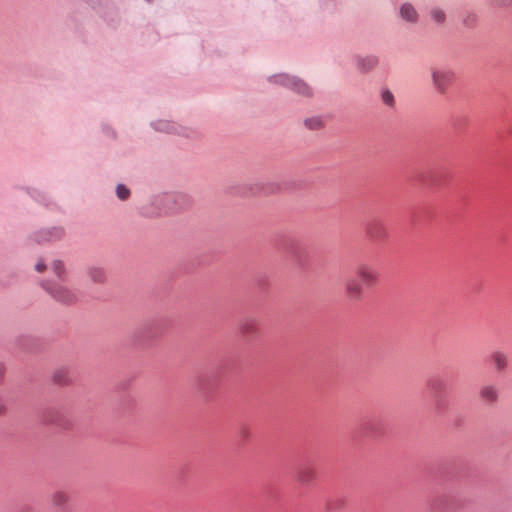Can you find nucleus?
<instances>
[{
  "label": "nucleus",
  "instance_id": "obj_1",
  "mask_svg": "<svg viewBox=\"0 0 512 512\" xmlns=\"http://www.w3.org/2000/svg\"><path fill=\"white\" fill-rule=\"evenodd\" d=\"M270 80L274 83L288 87L303 96L311 95V89L309 86L296 77L289 76L287 74H280L273 76Z\"/></svg>",
  "mask_w": 512,
  "mask_h": 512
},
{
  "label": "nucleus",
  "instance_id": "obj_2",
  "mask_svg": "<svg viewBox=\"0 0 512 512\" xmlns=\"http://www.w3.org/2000/svg\"><path fill=\"white\" fill-rule=\"evenodd\" d=\"M366 235L375 242H383L388 237L384 222L379 218H373L366 223Z\"/></svg>",
  "mask_w": 512,
  "mask_h": 512
},
{
  "label": "nucleus",
  "instance_id": "obj_3",
  "mask_svg": "<svg viewBox=\"0 0 512 512\" xmlns=\"http://www.w3.org/2000/svg\"><path fill=\"white\" fill-rule=\"evenodd\" d=\"M42 287L61 303L73 304L77 300V296L64 287H52L49 282H43Z\"/></svg>",
  "mask_w": 512,
  "mask_h": 512
},
{
  "label": "nucleus",
  "instance_id": "obj_4",
  "mask_svg": "<svg viewBox=\"0 0 512 512\" xmlns=\"http://www.w3.org/2000/svg\"><path fill=\"white\" fill-rule=\"evenodd\" d=\"M432 77L436 89L439 92L444 93L453 82L454 74L451 71L444 69L433 70Z\"/></svg>",
  "mask_w": 512,
  "mask_h": 512
},
{
  "label": "nucleus",
  "instance_id": "obj_5",
  "mask_svg": "<svg viewBox=\"0 0 512 512\" xmlns=\"http://www.w3.org/2000/svg\"><path fill=\"white\" fill-rule=\"evenodd\" d=\"M357 278L364 286H372L377 282L378 274L376 270L366 264H361L356 270Z\"/></svg>",
  "mask_w": 512,
  "mask_h": 512
},
{
  "label": "nucleus",
  "instance_id": "obj_6",
  "mask_svg": "<svg viewBox=\"0 0 512 512\" xmlns=\"http://www.w3.org/2000/svg\"><path fill=\"white\" fill-rule=\"evenodd\" d=\"M363 293V284L358 278H351L346 283V294L351 300H358Z\"/></svg>",
  "mask_w": 512,
  "mask_h": 512
},
{
  "label": "nucleus",
  "instance_id": "obj_7",
  "mask_svg": "<svg viewBox=\"0 0 512 512\" xmlns=\"http://www.w3.org/2000/svg\"><path fill=\"white\" fill-rule=\"evenodd\" d=\"M63 236V230L59 228H53L52 230L39 232L37 237V242H50L57 239H60Z\"/></svg>",
  "mask_w": 512,
  "mask_h": 512
},
{
  "label": "nucleus",
  "instance_id": "obj_8",
  "mask_svg": "<svg viewBox=\"0 0 512 512\" xmlns=\"http://www.w3.org/2000/svg\"><path fill=\"white\" fill-rule=\"evenodd\" d=\"M316 473L309 465H303L299 468L297 477L301 483H309L315 479Z\"/></svg>",
  "mask_w": 512,
  "mask_h": 512
},
{
  "label": "nucleus",
  "instance_id": "obj_9",
  "mask_svg": "<svg viewBox=\"0 0 512 512\" xmlns=\"http://www.w3.org/2000/svg\"><path fill=\"white\" fill-rule=\"evenodd\" d=\"M490 360L498 371L504 370L508 365L507 356L500 351L493 352L490 355Z\"/></svg>",
  "mask_w": 512,
  "mask_h": 512
},
{
  "label": "nucleus",
  "instance_id": "obj_10",
  "mask_svg": "<svg viewBox=\"0 0 512 512\" xmlns=\"http://www.w3.org/2000/svg\"><path fill=\"white\" fill-rule=\"evenodd\" d=\"M481 398L486 402H494L498 397V391L495 386H485L480 392Z\"/></svg>",
  "mask_w": 512,
  "mask_h": 512
},
{
  "label": "nucleus",
  "instance_id": "obj_11",
  "mask_svg": "<svg viewBox=\"0 0 512 512\" xmlns=\"http://www.w3.org/2000/svg\"><path fill=\"white\" fill-rule=\"evenodd\" d=\"M400 14L402 16V18H404L405 20L407 21H415L416 18H417V12L416 10L414 9V7L410 4H403L401 9H400Z\"/></svg>",
  "mask_w": 512,
  "mask_h": 512
},
{
  "label": "nucleus",
  "instance_id": "obj_12",
  "mask_svg": "<svg viewBox=\"0 0 512 512\" xmlns=\"http://www.w3.org/2000/svg\"><path fill=\"white\" fill-rule=\"evenodd\" d=\"M428 387L436 394L442 392L445 388V382L439 378L434 377L428 381Z\"/></svg>",
  "mask_w": 512,
  "mask_h": 512
},
{
  "label": "nucleus",
  "instance_id": "obj_13",
  "mask_svg": "<svg viewBox=\"0 0 512 512\" xmlns=\"http://www.w3.org/2000/svg\"><path fill=\"white\" fill-rule=\"evenodd\" d=\"M377 64V59L373 56H368L366 58L360 59L358 62L359 68L362 71H369Z\"/></svg>",
  "mask_w": 512,
  "mask_h": 512
},
{
  "label": "nucleus",
  "instance_id": "obj_14",
  "mask_svg": "<svg viewBox=\"0 0 512 512\" xmlns=\"http://www.w3.org/2000/svg\"><path fill=\"white\" fill-rule=\"evenodd\" d=\"M257 329V322L254 319H246L241 324V330L245 334H250L256 331Z\"/></svg>",
  "mask_w": 512,
  "mask_h": 512
},
{
  "label": "nucleus",
  "instance_id": "obj_15",
  "mask_svg": "<svg viewBox=\"0 0 512 512\" xmlns=\"http://www.w3.org/2000/svg\"><path fill=\"white\" fill-rule=\"evenodd\" d=\"M89 275L94 282L101 283L105 280V273L100 268H91L89 270Z\"/></svg>",
  "mask_w": 512,
  "mask_h": 512
},
{
  "label": "nucleus",
  "instance_id": "obj_16",
  "mask_svg": "<svg viewBox=\"0 0 512 512\" xmlns=\"http://www.w3.org/2000/svg\"><path fill=\"white\" fill-rule=\"evenodd\" d=\"M378 421L373 419L371 421H368L366 423L363 424V430L367 433V434H377L378 433V429L376 428V426H378Z\"/></svg>",
  "mask_w": 512,
  "mask_h": 512
},
{
  "label": "nucleus",
  "instance_id": "obj_17",
  "mask_svg": "<svg viewBox=\"0 0 512 512\" xmlns=\"http://www.w3.org/2000/svg\"><path fill=\"white\" fill-rule=\"evenodd\" d=\"M54 381L59 385H64L68 382V373L65 370H59L54 374Z\"/></svg>",
  "mask_w": 512,
  "mask_h": 512
},
{
  "label": "nucleus",
  "instance_id": "obj_18",
  "mask_svg": "<svg viewBox=\"0 0 512 512\" xmlns=\"http://www.w3.org/2000/svg\"><path fill=\"white\" fill-rule=\"evenodd\" d=\"M117 197L120 200H126L130 196V190L123 184H119L116 188Z\"/></svg>",
  "mask_w": 512,
  "mask_h": 512
},
{
  "label": "nucleus",
  "instance_id": "obj_19",
  "mask_svg": "<svg viewBox=\"0 0 512 512\" xmlns=\"http://www.w3.org/2000/svg\"><path fill=\"white\" fill-rule=\"evenodd\" d=\"M305 125L309 128V129H318L321 127L322 125V121L320 118L318 117H313V118H309V119H306L305 120Z\"/></svg>",
  "mask_w": 512,
  "mask_h": 512
},
{
  "label": "nucleus",
  "instance_id": "obj_20",
  "mask_svg": "<svg viewBox=\"0 0 512 512\" xmlns=\"http://www.w3.org/2000/svg\"><path fill=\"white\" fill-rule=\"evenodd\" d=\"M53 270L55 274L59 277V279H63V275L65 274V268L61 261L56 260L53 262Z\"/></svg>",
  "mask_w": 512,
  "mask_h": 512
},
{
  "label": "nucleus",
  "instance_id": "obj_21",
  "mask_svg": "<svg viewBox=\"0 0 512 512\" xmlns=\"http://www.w3.org/2000/svg\"><path fill=\"white\" fill-rule=\"evenodd\" d=\"M52 500L55 506H61L67 501V495L64 492H57L53 495Z\"/></svg>",
  "mask_w": 512,
  "mask_h": 512
},
{
  "label": "nucleus",
  "instance_id": "obj_22",
  "mask_svg": "<svg viewBox=\"0 0 512 512\" xmlns=\"http://www.w3.org/2000/svg\"><path fill=\"white\" fill-rule=\"evenodd\" d=\"M431 15H432V18L437 23H442L445 20V14H444V12L442 10L434 9V10L431 11Z\"/></svg>",
  "mask_w": 512,
  "mask_h": 512
},
{
  "label": "nucleus",
  "instance_id": "obj_23",
  "mask_svg": "<svg viewBox=\"0 0 512 512\" xmlns=\"http://www.w3.org/2000/svg\"><path fill=\"white\" fill-rule=\"evenodd\" d=\"M382 100L388 106H392L394 104L393 94L389 90L383 91Z\"/></svg>",
  "mask_w": 512,
  "mask_h": 512
},
{
  "label": "nucleus",
  "instance_id": "obj_24",
  "mask_svg": "<svg viewBox=\"0 0 512 512\" xmlns=\"http://www.w3.org/2000/svg\"><path fill=\"white\" fill-rule=\"evenodd\" d=\"M35 269H36L37 272L42 273V272L45 271L46 265H45V263L43 261H39L36 264Z\"/></svg>",
  "mask_w": 512,
  "mask_h": 512
},
{
  "label": "nucleus",
  "instance_id": "obj_25",
  "mask_svg": "<svg viewBox=\"0 0 512 512\" xmlns=\"http://www.w3.org/2000/svg\"><path fill=\"white\" fill-rule=\"evenodd\" d=\"M511 0H502L500 2L496 1L495 4L496 5H505V4H508L510 3Z\"/></svg>",
  "mask_w": 512,
  "mask_h": 512
},
{
  "label": "nucleus",
  "instance_id": "obj_26",
  "mask_svg": "<svg viewBox=\"0 0 512 512\" xmlns=\"http://www.w3.org/2000/svg\"><path fill=\"white\" fill-rule=\"evenodd\" d=\"M158 125L160 126V127H157V129H159V130H164V128L167 126V124L164 122H159Z\"/></svg>",
  "mask_w": 512,
  "mask_h": 512
},
{
  "label": "nucleus",
  "instance_id": "obj_27",
  "mask_svg": "<svg viewBox=\"0 0 512 512\" xmlns=\"http://www.w3.org/2000/svg\"><path fill=\"white\" fill-rule=\"evenodd\" d=\"M3 374H4V367H3V365L0 363V379L2 378Z\"/></svg>",
  "mask_w": 512,
  "mask_h": 512
},
{
  "label": "nucleus",
  "instance_id": "obj_28",
  "mask_svg": "<svg viewBox=\"0 0 512 512\" xmlns=\"http://www.w3.org/2000/svg\"><path fill=\"white\" fill-rule=\"evenodd\" d=\"M2 410H3V408H2V406L0 405V413L2 412Z\"/></svg>",
  "mask_w": 512,
  "mask_h": 512
}]
</instances>
